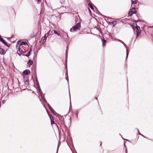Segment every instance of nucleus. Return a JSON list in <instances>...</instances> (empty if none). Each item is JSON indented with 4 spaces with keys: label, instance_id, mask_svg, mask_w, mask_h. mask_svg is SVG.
Listing matches in <instances>:
<instances>
[{
    "label": "nucleus",
    "instance_id": "obj_1",
    "mask_svg": "<svg viewBox=\"0 0 153 153\" xmlns=\"http://www.w3.org/2000/svg\"><path fill=\"white\" fill-rule=\"evenodd\" d=\"M81 27V23L79 22L77 24L72 27V28L70 30L71 32L76 31L77 30L79 29Z\"/></svg>",
    "mask_w": 153,
    "mask_h": 153
},
{
    "label": "nucleus",
    "instance_id": "obj_2",
    "mask_svg": "<svg viewBox=\"0 0 153 153\" xmlns=\"http://www.w3.org/2000/svg\"><path fill=\"white\" fill-rule=\"evenodd\" d=\"M134 31H136V37L137 38L140 35V27L136 25V27L134 29Z\"/></svg>",
    "mask_w": 153,
    "mask_h": 153
},
{
    "label": "nucleus",
    "instance_id": "obj_3",
    "mask_svg": "<svg viewBox=\"0 0 153 153\" xmlns=\"http://www.w3.org/2000/svg\"><path fill=\"white\" fill-rule=\"evenodd\" d=\"M136 11L135 10V8L134 7L133 8L131 12L128 13L129 15L131 16L133 14H136Z\"/></svg>",
    "mask_w": 153,
    "mask_h": 153
},
{
    "label": "nucleus",
    "instance_id": "obj_4",
    "mask_svg": "<svg viewBox=\"0 0 153 153\" xmlns=\"http://www.w3.org/2000/svg\"><path fill=\"white\" fill-rule=\"evenodd\" d=\"M49 33L50 32H48L46 34H45L44 37V39L43 40V42H45L47 37L49 35Z\"/></svg>",
    "mask_w": 153,
    "mask_h": 153
},
{
    "label": "nucleus",
    "instance_id": "obj_5",
    "mask_svg": "<svg viewBox=\"0 0 153 153\" xmlns=\"http://www.w3.org/2000/svg\"><path fill=\"white\" fill-rule=\"evenodd\" d=\"M23 73L26 75H28L30 73V71L29 70H26L23 72Z\"/></svg>",
    "mask_w": 153,
    "mask_h": 153
},
{
    "label": "nucleus",
    "instance_id": "obj_6",
    "mask_svg": "<svg viewBox=\"0 0 153 153\" xmlns=\"http://www.w3.org/2000/svg\"><path fill=\"white\" fill-rule=\"evenodd\" d=\"M48 107L51 110V111L55 115V112L53 110V108L51 107V105L48 103Z\"/></svg>",
    "mask_w": 153,
    "mask_h": 153
},
{
    "label": "nucleus",
    "instance_id": "obj_7",
    "mask_svg": "<svg viewBox=\"0 0 153 153\" xmlns=\"http://www.w3.org/2000/svg\"><path fill=\"white\" fill-rule=\"evenodd\" d=\"M5 53L4 52V49L0 48V54L2 55H4L5 54Z\"/></svg>",
    "mask_w": 153,
    "mask_h": 153
},
{
    "label": "nucleus",
    "instance_id": "obj_8",
    "mask_svg": "<svg viewBox=\"0 0 153 153\" xmlns=\"http://www.w3.org/2000/svg\"><path fill=\"white\" fill-rule=\"evenodd\" d=\"M31 51V48H30V50L29 51L28 53L26 55H22L23 56H25L27 57H28L30 56V52Z\"/></svg>",
    "mask_w": 153,
    "mask_h": 153
},
{
    "label": "nucleus",
    "instance_id": "obj_9",
    "mask_svg": "<svg viewBox=\"0 0 153 153\" xmlns=\"http://www.w3.org/2000/svg\"><path fill=\"white\" fill-rule=\"evenodd\" d=\"M102 46H104L106 43V40L102 39Z\"/></svg>",
    "mask_w": 153,
    "mask_h": 153
},
{
    "label": "nucleus",
    "instance_id": "obj_10",
    "mask_svg": "<svg viewBox=\"0 0 153 153\" xmlns=\"http://www.w3.org/2000/svg\"><path fill=\"white\" fill-rule=\"evenodd\" d=\"M50 118L51 120V123L52 125L55 124L54 121L53 120V118L52 117H50Z\"/></svg>",
    "mask_w": 153,
    "mask_h": 153
},
{
    "label": "nucleus",
    "instance_id": "obj_11",
    "mask_svg": "<svg viewBox=\"0 0 153 153\" xmlns=\"http://www.w3.org/2000/svg\"><path fill=\"white\" fill-rule=\"evenodd\" d=\"M88 5H89V7H90V8L92 10H93L94 11V7L92 5V4H91V3H89L88 4Z\"/></svg>",
    "mask_w": 153,
    "mask_h": 153
},
{
    "label": "nucleus",
    "instance_id": "obj_12",
    "mask_svg": "<svg viewBox=\"0 0 153 153\" xmlns=\"http://www.w3.org/2000/svg\"><path fill=\"white\" fill-rule=\"evenodd\" d=\"M27 45V44L26 42H22L20 43V44L19 45V46H21V45Z\"/></svg>",
    "mask_w": 153,
    "mask_h": 153
},
{
    "label": "nucleus",
    "instance_id": "obj_13",
    "mask_svg": "<svg viewBox=\"0 0 153 153\" xmlns=\"http://www.w3.org/2000/svg\"><path fill=\"white\" fill-rule=\"evenodd\" d=\"M21 43V41H19L17 43L16 47H19H19H20V46H19V45Z\"/></svg>",
    "mask_w": 153,
    "mask_h": 153
},
{
    "label": "nucleus",
    "instance_id": "obj_14",
    "mask_svg": "<svg viewBox=\"0 0 153 153\" xmlns=\"http://www.w3.org/2000/svg\"><path fill=\"white\" fill-rule=\"evenodd\" d=\"M65 55H66V60H65V62H66V64H67V56H68V50H67V49L66 50Z\"/></svg>",
    "mask_w": 153,
    "mask_h": 153
},
{
    "label": "nucleus",
    "instance_id": "obj_15",
    "mask_svg": "<svg viewBox=\"0 0 153 153\" xmlns=\"http://www.w3.org/2000/svg\"><path fill=\"white\" fill-rule=\"evenodd\" d=\"M28 64L30 65H32L33 64V61L31 60H29Z\"/></svg>",
    "mask_w": 153,
    "mask_h": 153
},
{
    "label": "nucleus",
    "instance_id": "obj_16",
    "mask_svg": "<svg viewBox=\"0 0 153 153\" xmlns=\"http://www.w3.org/2000/svg\"><path fill=\"white\" fill-rule=\"evenodd\" d=\"M19 52L21 53H25V51H23L22 49L21 48H19Z\"/></svg>",
    "mask_w": 153,
    "mask_h": 153
},
{
    "label": "nucleus",
    "instance_id": "obj_17",
    "mask_svg": "<svg viewBox=\"0 0 153 153\" xmlns=\"http://www.w3.org/2000/svg\"><path fill=\"white\" fill-rule=\"evenodd\" d=\"M41 98L42 99L45 101V102H46V103H47V102L46 101V100H45V97H44V96H42V95H41Z\"/></svg>",
    "mask_w": 153,
    "mask_h": 153
},
{
    "label": "nucleus",
    "instance_id": "obj_18",
    "mask_svg": "<svg viewBox=\"0 0 153 153\" xmlns=\"http://www.w3.org/2000/svg\"><path fill=\"white\" fill-rule=\"evenodd\" d=\"M54 33L58 36H60V34L55 30H53Z\"/></svg>",
    "mask_w": 153,
    "mask_h": 153
},
{
    "label": "nucleus",
    "instance_id": "obj_19",
    "mask_svg": "<svg viewBox=\"0 0 153 153\" xmlns=\"http://www.w3.org/2000/svg\"><path fill=\"white\" fill-rule=\"evenodd\" d=\"M1 42L4 44L5 45H6L7 46V42H6V41H4V39L3 40V41H1Z\"/></svg>",
    "mask_w": 153,
    "mask_h": 153
},
{
    "label": "nucleus",
    "instance_id": "obj_20",
    "mask_svg": "<svg viewBox=\"0 0 153 153\" xmlns=\"http://www.w3.org/2000/svg\"><path fill=\"white\" fill-rule=\"evenodd\" d=\"M126 59H127L128 58V54L129 53V52L128 51L127 49L126 50Z\"/></svg>",
    "mask_w": 153,
    "mask_h": 153
},
{
    "label": "nucleus",
    "instance_id": "obj_21",
    "mask_svg": "<svg viewBox=\"0 0 153 153\" xmlns=\"http://www.w3.org/2000/svg\"><path fill=\"white\" fill-rule=\"evenodd\" d=\"M137 0H134L132 1V3L133 4H136L137 3Z\"/></svg>",
    "mask_w": 153,
    "mask_h": 153
},
{
    "label": "nucleus",
    "instance_id": "obj_22",
    "mask_svg": "<svg viewBox=\"0 0 153 153\" xmlns=\"http://www.w3.org/2000/svg\"><path fill=\"white\" fill-rule=\"evenodd\" d=\"M3 39L2 38H1V37H0V41L1 42L2 41H3Z\"/></svg>",
    "mask_w": 153,
    "mask_h": 153
},
{
    "label": "nucleus",
    "instance_id": "obj_23",
    "mask_svg": "<svg viewBox=\"0 0 153 153\" xmlns=\"http://www.w3.org/2000/svg\"><path fill=\"white\" fill-rule=\"evenodd\" d=\"M137 130H138V132H139V134H140V135H141L143 136L144 137L143 135H142V134H141L139 132V131L138 129H137Z\"/></svg>",
    "mask_w": 153,
    "mask_h": 153
},
{
    "label": "nucleus",
    "instance_id": "obj_24",
    "mask_svg": "<svg viewBox=\"0 0 153 153\" xmlns=\"http://www.w3.org/2000/svg\"><path fill=\"white\" fill-rule=\"evenodd\" d=\"M123 45H124V46L125 48H126V45L124 43V44H123Z\"/></svg>",
    "mask_w": 153,
    "mask_h": 153
},
{
    "label": "nucleus",
    "instance_id": "obj_25",
    "mask_svg": "<svg viewBox=\"0 0 153 153\" xmlns=\"http://www.w3.org/2000/svg\"><path fill=\"white\" fill-rule=\"evenodd\" d=\"M116 40H117L119 42H120L121 41V40H120V39H116Z\"/></svg>",
    "mask_w": 153,
    "mask_h": 153
},
{
    "label": "nucleus",
    "instance_id": "obj_26",
    "mask_svg": "<svg viewBox=\"0 0 153 153\" xmlns=\"http://www.w3.org/2000/svg\"><path fill=\"white\" fill-rule=\"evenodd\" d=\"M120 42L121 43L123 44H124V42L123 41H121Z\"/></svg>",
    "mask_w": 153,
    "mask_h": 153
},
{
    "label": "nucleus",
    "instance_id": "obj_27",
    "mask_svg": "<svg viewBox=\"0 0 153 153\" xmlns=\"http://www.w3.org/2000/svg\"><path fill=\"white\" fill-rule=\"evenodd\" d=\"M120 42L121 43L123 44H124V42L123 41H121Z\"/></svg>",
    "mask_w": 153,
    "mask_h": 153
},
{
    "label": "nucleus",
    "instance_id": "obj_28",
    "mask_svg": "<svg viewBox=\"0 0 153 153\" xmlns=\"http://www.w3.org/2000/svg\"><path fill=\"white\" fill-rule=\"evenodd\" d=\"M37 86H39V84H38V82L37 81Z\"/></svg>",
    "mask_w": 153,
    "mask_h": 153
},
{
    "label": "nucleus",
    "instance_id": "obj_29",
    "mask_svg": "<svg viewBox=\"0 0 153 153\" xmlns=\"http://www.w3.org/2000/svg\"><path fill=\"white\" fill-rule=\"evenodd\" d=\"M41 0H36V1H38V2H40L41 1Z\"/></svg>",
    "mask_w": 153,
    "mask_h": 153
},
{
    "label": "nucleus",
    "instance_id": "obj_30",
    "mask_svg": "<svg viewBox=\"0 0 153 153\" xmlns=\"http://www.w3.org/2000/svg\"><path fill=\"white\" fill-rule=\"evenodd\" d=\"M114 22H111V23L113 24H114Z\"/></svg>",
    "mask_w": 153,
    "mask_h": 153
},
{
    "label": "nucleus",
    "instance_id": "obj_31",
    "mask_svg": "<svg viewBox=\"0 0 153 153\" xmlns=\"http://www.w3.org/2000/svg\"><path fill=\"white\" fill-rule=\"evenodd\" d=\"M69 93L70 98V99L71 98V97H70V91H69Z\"/></svg>",
    "mask_w": 153,
    "mask_h": 153
},
{
    "label": "nucleus",
    "instance_id": "obj_32",
    "mask_svg": "<svg viewBox=\"0 0 153 153\" xmlns=\"http://www.w3.org/2000/svg\"><path fill=\"white\" fill-rule=\"evenodd\" d=\"M18 55H19V56H20L21 55V54H19V53H18Z\"/></svg>",
    "mask_w": 153,
    "mask_h": 153
},
{
    "label": "nucleus",
    "instance_id": "obj_33",
    "mask_svg": "<svg viewBox=\"0 0 153 153\" xmlns=\"http://www.w3.org/2000/svg\"><path fill=\"white\" fill-rule=\"evenodd\" d=\"M3 103H4V101H3Z\"/></svg>",
    "mask_w": 153,
    "mask_h": 153
},
{
    "label": "nucleus",
    "instance_id": "obj_34",
    "mask_svg": "<svg viewBox=\"0 0 153 153\" xmlns=\"http://www.w3.org/2000/svg\"><path fill=\"white\" fill-rule=\"evenodd\" d=\"M71 101H70V103L71 104Z\"/></svg>",
    "mask_w": 153,
    "mask_h": 153
},
{
    "label": "nucleus",
    "instance_id": "obj_35",
    "mask_svg": "<svg viewBox=\"0 0 153 153\" xmlns=\"http://www.w3.org/2000/svg\"><path fill=\"white\" fill-rule=\"evenodd\" d=\"M57 151H58V150H57ZM56 153H57V151Z\"/></svg>",
    "mask_w": 153,
    "mask_h": 153
},
{
    "label": "nucleus",
    "instance_id": "obj_36",
    "mask_svg": "<svg viewBox=\"0 0 153 153\" xmlns=\"http://www.w3.org/2000/svg\"><path fill=\"white\" fill-rule=\"evenodd\" d=\"M0 37H1V36H0Z\"/></svg>",
    "mask_w": 153,
    "mask_h": 153
}]
</instances>
